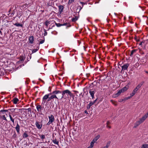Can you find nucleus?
I'll use <instances>...</instances> for the list:
<instances>
[{
  "label": "nucleus",
  "mask_w": 148,
  "mask_h": 148,
  "mask_svg": "<svg viewBox=\"0 0 148 148\" xmlns=\"http://www.w3.org/2000/svg\"><path fill=\"white\" fill-rule=\"evenodd\" d=\"M18 101H19L18 99L17 98H16V97L14 98L12 100L13 103L14 104H17Z\"/></svg>",
  "instance_id": "15"
},
{
  "label": "nucleus",
  "mask_w": 148,
  "mask_h": 148,
  "mask_svg": "<svg viewBox=\"0 0 148 148\" xmlns=\"http://www.w3.org/2000/svg\"><path fill=\"white\" fill-rule=\"evenodd\" d=\"M137 50V49H134L131 52V54L130 55V56L132 57L133 55V54Z\"/></svg>",
  "instance_id": "21"
},
{
  "label": "nucleus",
  "mask_w": 148,
  "mask_h": 148,
  "mask_svg": "<svg viewBox=\"0 0 148 148\" xmlns=\"http://www.w3.org/2000/svg\"><path fill=\"white\" fill-rule=\"evenodd\" d=\"M52 140V142L54 144L59 145V141L57 140L56 139H53Z\"/></svg>",
  "instance_id": "18"
},
{
  "label": "nucleus",
  "mask_w": 148,
  "mask_h": 148,
  "mask_svg": "<svg viewBox=\"0 0 148 148\" xmlns=\"http://www.w3.org/2000/svg\"><path fill=\"white\" fill-rule=\"evenodd\" d=\"M29 111H30V108H29L27 109Z\"/></svg>",
  "instance_id": "61"
},
{
  "label": "nucleus",
  "mask_w": 148,
  "mask_h": 148,
  "mask_svg": "<svg viewBox=\"0 0 148 148\" xmlns=\"http://www.w3.org/2000/svg\"><path fill=\"white\" fill-rule=\"evenodd\" d=\"M38 49H33L32 50V53H34L36 52L37 51H38Z\"/></svg>",
  "instance_id": "36"
},
{
  "label": "nucleus",
  "mask_w": 148,
  "mask_h": 148,
  "mask_svg": "<svg viewBox=\"0 0 148 148\" xmlns=\"http://www.w3.org/2000/svg\"><path fill=\"white\" fill-rule=\"evenodd\" d=\"M96 141H95V139L94 138L91 142H92V143L94 144Z\"/></svg>",
  "instance_id": "46"
},
{
  "label": "nucleus",
  "mask_w": 148,
  "mask_h": 148,
  "mask_svg": "<svg viewBox=\"0 0 148 148\" xmlns=\"http://www.w3.org/2000/svg\"><path fill=\"white\" fill-rule=\"evenodd\" d=\"M15 128L16 131V132L18 134H19L20 133V126L19 125L18 123H17V124L16 125V126L15 127Z\"/></svg>",
  "instance_id": "7"
},
{
  "label": "nucleus",
  "mask_w": 148,
  "mask_h": 148,
  "mask_svg": "<svg viewBox=\"0 0 148 148\" xmlns=\"http://www.w3.org/2000/svg\"><path fill=\"white\" fill-rule=\"evenodd\" d=\"M42 108L40 105H38L36 106V108L38 112L40 113L41 112V110L42 109Z\"/></svg>",
  "instance_id": "6"
},
{
  "label": "nucleus",
  "mask_w": 148,
  "mask_h": 148,
  "mask_svg": "<svg viewBox=\"0 0 148 148\" xmlns=\"http://www.w3.org/2000/svg\"><path fill=\"white\" fill-rule=\"evenodd\" d=\"M45 42V39H44L43 40L40 41V42L39 44H42L43 43Z\"/></svg>",
  "instance_id": "41"
},
{
  "label": "nucleus",
  "mask_w": 148,
  "mask_h": 148,
  "mask_svg": "<svg viewBox=\"0 0 148 148\" xmlns=\"http://www.w3.org/2000/svg\"><path fill=\"white\" fill-rule=\"evenodd\" d=\"M142 43H143L142 42H140V43L139 44V45H142Z\"/></svg>",
  "instance_id": "64"
},
{
  "label": "nucleus",
  "mask_w": 148,
  "mask_h": 148,
  "mask_svg": "<svg viewBox=\"0 0 148 148\" xmlns=\"http://www.w3.org/2000/svg\"><path fill=\"white\" fill-rule=\"evenodd\" d=\"M141 123H142L140 122V121L139 120L137 121L134 124V128H136L137 126H138Z\"/></svg>",
  "instance_id": "13"
},
{
  "label": "nucleus",
  "mask_w": 148,
  "mask_h": 148,
  "mask_svg": "<svg viewBox=\"0 0 148 148\" xmlns=\"http://www.w3.org/2000/svg\"><path fill=\"white\" fill-rule=\"evenodd\" d=\"M84 112H85V113L86 114H88V112L86 110H85V111H84Z\"/></svg>",
  "instance_id": "56"
},
{
  "label": "nucleus",
  "mask_w": 148,
  "mask_h": 148,
  "mask_svg": "<svg viewBox=\"0 0 148 148\" xmlns=\"http://www.w3.org/2000/svg\"><path fill=\"white\" fill-rule=\"evenodd\" d=\"M0 118L4 120L5 121H8L5 115H3L2 116H0Z\"/></svg>",
  "instance_id": "20"
},
{
  "label": "nucleus",
  "mask_w": 148,
  "mask_h": 148,
  "mask_svg": "<svg viewBox=\"0 0 148 148\" xmlns=\"http://www.w3.org/2000/svg\"><path fill=\"white\" fill-rule=\"evenodd\" d=\"M14 25L17 27H23V25L22 24H20L19 23H16L14 24Z\"/></svg>",
  "instance_id": "23"
},
{
  "label": "nucleus",
  "mask_w": 148,
  "mask_h": 148,
  "mask_svg": "<svg viewBox=\"0 0 148 148\" xmlns=\"http://www.w3.org/2000/svg\"><path fill=\"white\" fill-rule=\"evenodd\" d=\"M22 110V109L15 108V112L17 113L18 112Z\"/></svg>",
  "instance_id": "28"
},
{
  "label": "nucleus",
  "mask_w": 148,
  "mask_h": 148,
  "mask_svg": "<svg viewBox=\"0 0 148 148\" xmlns=\"http://www.w3.org/2000/svg\"><path fill=\"white\" fill-rule=\"evenodd\" d=\"M147 118V116H146L144 115L143 117L140 119L139 120L141 123H142L145 121Z\"/></svg>",
  "instance_id": "14"
},
{
  "label": "nucleus",
  "mask_w": 148,
  "mask_h": 148,
  "mask_svg": "<svg viewBox=\"0 0 148 148\" xmlns=\"http://www.w3.org/2000/svg\"><path fill=\"white\" fill-rule=\"evenodd\" d=\"M96 141H95V139L94 138L91 142H92V143L94 144Z\"/></svg>",
  "instance_id": "47"
},
{
  "label": "nucleus",
  "mask_w": 148,
  "mask_h": 148,
  "mask_svg": "<svg viewBox=\"0 0 148 148\" xmlns=\"http://www.w3.org/2000/svg\"><path fill=\"white\" fill-rule=\"evenodd\" d=\"M56 33H53V34H55V35H56V34H57V32H56Z\"/></svg>",
  "instance_id": "62"
},
{
  "label": "nucleus",
  "mask_w": 148,
  "mask_h": 148,
  "mask_svg": "<svg viewBox=\"0 0 148 148\" xmlns=\"http://www.w3.org/2000/svg\"><path fill=\"white\" fill-rule=\"evenodd\" d=\"M10 114V112H9V116L10 118L11 121L13 123V124H14V119L13 118V117L12 116V115Z\"/></svg>",
  "instance_id": "12"
},
{
  "label": "nucleus",
  "mask_w": 148,
  "mask_h": 148,
  "mask_svg": "<svg viewBox=\"0 0 148 148\" xmlns=\"http://www.w3.org/2000/svg\"><path fill=\"white\" fill-rule=\"evenodd\" d=\"M29 43L30 44H32L34 40V37L33 36H30L29 40Z\"/></svg>",
  "instance_id": "11"
},
{
  "label": "nucleus",
  "mask_w": 148,
  "mask_h": 148,
  "mask_svg": "<svg viewBox=\"0 0 148 148\" xmlns=\"http://www.w3.org/2000/svg\"><path fill=\"white\" fill-rule=\"evenodd\" d=\"M78 19V17L77 16H75V18H73L72 19V21L73 22H75L77 21Z\"/></svg>",
  "instance_id": "25"
},
{
  "label": "nucleus",
  "mask_w": 148,
  "mask_h": 148,
  "mask_svg": "<svg viewBox=\"0 0 148 148\" xmlns=\"http://www.w3.org/2000/svg\"><path fill=\"white\" fill-rule=\"evenodd\" d=\"M66 25V23H64L63 24H62V26H65Z\"/></svg>",
  "instance_id": "55"
},
{
  "label": "nucleus",
  "mask_w": 148,
  "mask_h": 148,
  "mask_svg": "<svg viewBox=\"0 0 148 148\" xmlns=\"http://www.w3.org/2000/svg\"><path fill=\"white\" fill-rule=\"evenodd\" d=\"M135 94V93H134L133 92L132 93H130V97H132V96H133Z\"/></svg>",
  "instance_id": "43"
},
{
  "label": "nucleus",
  "mask_w": 148,
  "mask_h": 148,
  "mask_svg": "<svg viewBox=\"0 0 148 148\" xmlns=\"http://www.w3.org/2000/svg\"><path fill=\"white\" fill-rule=\"evenodd\" d=\"M75 0H69V3H71L74 2Z\"/></svg>",
  "instance_id": "40"
},
{
  "label": "nucleus",
  "mask_w": 148,
  "mask_h": 148,
  "mask_svg": "<svg viewBox=\"0 0 148 148\" xmlns=\"http://www.w3.org/2000/svg\"><path fill=\"white\" fill-rule=\"evenodd\" d=\"M28 136V135L27 133L25 132L23 135V138H26Z\"/></svg>",
  "instance_id": "27"
},
{
  "label": "nucleus",
  "mask_w": 148,
  "mask_h": 148,
  "mask_svg": "<svg viewBox=\"0 0 148 148\" xmlns=\"http://www.w3.org/2000/svg\"><path fill=\"white\" fill-rule=\"evenodd\" d=\"M96 141H95V139L94 138L91 142H92V143L94 144Z\"/></svg>",
  "instance_id": "48"
},
{
  "label": "nucleus",
  "mask_w": 148,
  "mask_h": 148,
  "mask_svg": "<svg viewBox=\"0 0 148 148\" xmlns=\"http://www.w3.org/2000/svg\"><path fill=\"white\" fill-rule=\"evenodd\" d=\"M47 32H46V30L45 29L44 30V36H46L47 34Z\"/></svg>",
  "instance_id": "42"
},
{
  "label": "nucleus",
  "mask_w": 148,
  "mask_h": 148,
  "mask_svg": "<svg viewBox=\"0 0 148 148\" xmlns=\"http://www.w3.org/2000/svg\"><path fill=\"white\" fill-rule=\"evenodd\" d=\"M55 98H56L57 99H58V98L57 97V96H56V95H52L50 97H49V99L48 100V101H49L51 99H53Z\"/></svg>",
  "instance_id": "10"
},
{
  "label": "nucleus",
  "mask_w": 148,
  "mask_h": 148,
  "mask_svg": "<svg viewBox=\"0 0 148 148\" xmlns=\"http://www.w3.org/2000/svg\"><path fill=\"white\" fill-rule=\"evenodd\" d=\"M50 24V22L48 20H47L45 23V24L47 27L48 25Z\"/></svg>",
  "instance_id": "22"
},
{
  "label": "nucleus",
  "mask_w": 148,
  "mask_h": 148,
  "mask_svg": "<svg viewBox=\"0 0 148 148\" xmlns=\"http://www.w3.org/2000/svg\"><path fill=\"white\" fill-rule=\"evenodd\" d=\"M127 89V88L126 86H125L122 89H121V90H122V92H123L124 91H126Z\"/></svg>",
  "instance_id": "29"
},
{
  "label": "nucleus",
  "mask_w": 148,
  "mask_h": 148,
  "mask_svg": "<svg viewBox=\"0 0 148 148\" xmlns=\"http://www.w3.org/2000/svg\"><path fill=\"white\" fill-rule=\"evenodd\" d=\"M130 64H129L127 63L124 64L123 65L121 66L122 71H125L127 70V69L129 66Z\"/></svg>",
  "instance_id": "4"
},
{
  "label": "nucleus",
  "mask_w": 148,
  "mask_h": 148,
  "mask_svg": "<svg viewBox=\"0 0 148 148\" xmlns=\"http://www.w3.org/2000/svg\"><path fill=\"white\" fill-rule=\"evenodd\" d=\"M59 12L60 13H61L64 10V7L62 5H60L59 6Z\"/></svg>",
  "instance_id": "16"
},
{
  "label": "nucleus",
  "mask_w": 148,
  "mask_h": 148,
  "mask_svg": "<svg viewBox=\"0 0 148 148\" xmlns=\"http://www.w3.org/2000/svg\"><path fill=\"white\" fill-rule=\"evenodd\" d=\"M123 99V101H125V100H127V98L126 97H125Z\"/></svg>",
  "instance_id": "57"
},
{
  "label": "nucleus",
  "mask_w": 148,
  "mask_h": 148,
  "mask_svg": "<svg viewBox=\"0 0 148 148\" xmlns=\"http://www.w3.org/2000/svg\"><path fill=\"white\" fill-rule=\"evenodd\" d=\"M141 148H148V144H144Z\"/></svg>",
  "instance_id": "24"
},
{
  "label": "nucleus",
  "mask_w": 148,
  "mask_h": 148,
  "mask_svg": "<svg viewBox=\"0 0 148 148\" xmlns=\"http://www.w3.org/2000/svg\"><path fill=\"white\" fill-rule=\"evenodd\" d=\"M80 3L81 4H82V8H81V9L83 7V5H84L85 3H84L83 2H80Z\"/></svg>",
  "instance_id": "44"
},
{
  "label": "nucleus",
  "mask_w": 148,
  "mask_h": 148,
  "mask_svg": "<svg viewBox=\"0 0 148 148\" xmlns=\"http://www.w3.org/2000/svg\"><path fill=\"white\" fill-rule=\"evenodd\" d=\"M8 110H1L0 111V112H3L4 113V112H8Z\"/></svg>",
  "instance_id": "33"
},
{
  "label": "nucleus",
  "mask_w": 148,
  "mask_h": 148,
  "mask_svg": "<svg viewBox=\"0 0 148 148\" xmlns=\"http://www.w3.org/2000/svg\"><path fill=\"white\" fill-rule=\"evenodd\" d=\"M51 95L52 93H50L45 95L42 98L43 100H46L48 98L49 99V97Z\"/></svg>",
  "instance_id": "9"
},
{
  "label": "nucleus",
  "mask_w": 148,
  "mask_h": 148,
  "mask_svg": "<svg viewBox=\"0 0 148 148\" xmlns=\"http://www.w3.org/2000/svg\"><path fill=\"white\" fill-rule=\"evenodd\" d=\"M123 101V99H120L119 100V102H122Z\"/></svg>",
  "instance_id": "50"
},
{
  "label": "nucleus",
  "mask_w": 148,
  "mask_h": 148,
  "mask_svg": "<svg viewBox=\"0 0 148 148\" xmlns=\"http://www.w3.org/2000/svg\"><path fill=\"white\" fill-rule=\"evenodd\" d=\"M12 115H13V117H14L15 115L12 114Z\"/></svg>",
  "instance_id": "63"
},
{
  "label": "nucleus",
  "mask_w": 148,
  "mask_h": 148,
  "mask_svg": "<svg viewBox=\"0 0 148 148\" xmlns=\"http://www.w3.org/2000/svg\"><path fill=\"white\" fill-rule=\"evenodd\" d=\"M141 86L139 84L137 86L136 88H137L138 89H139L141 87Z\"/></svg>",
  "instance_id": "38"
},
{
  "label": "nucleus",
  "mask_w": 148,
  "mask_h": 148,
  "mask_svg": "<svg viewBox=\"0 0 148 148\" xmlns=\"http://www.w3.org/2000/svg\"><path fill=\"white\" fill-rule=\"evenodd\" d=\"M94 144L92 142H91V143H90V146H89V147L90 148H92L94 146Z\"/></svg>",
  "instance_id": "35"
},
{
  "label": "nucleus",
  "mask_w": 148,
  "mask_h": 148,
  "mask_svg": "<svg viewBox=\"0 0 148 148\" xmlns=\"http://www.w3.org/2000/svg\"><path fill=\"white\" fill-rule=\"evenodd\" d=\"M138 89L137 88H136L132 91L135 94L136 93Z\"/></svg>",
  "instance_id": "34"
},
{
  "label": "nucleus",
  "mask_w": 148,
  "mask_h": 148,
  "mask_svg": "<svg viewBox=\"0 0 148 148\" xmlns=\"http://www.w3.org/2000/svg\"><path fill=\"white\" fill-rule=\"evenodd\" d=\"M45 100H42V104H43V105H44L45 103Z\"/></svg>",
  "instance_id": "45"
},
{
  "label": "nucleus",
  "mask_w": 148,
  "mask_h": 148,
  "mask_svg": "<svg viewBox=\"0 0 148 148\" xmlns=\"http://www.w3.org/2000/svg\"><path fill=\"white\" fill-rule=\"evenodd\" d=\"M96 141H95V139L94 138L91 142H92V143L94 144Z\"/></svg>",
  "instance_id": "49"
},
{
  "label": "nucleus",
  "mask_w": 148,
  "mask_h": 148,
  "mask_svg": "<svg viewBox=\"0 0 148 148\" xmlns=\"http://www.w3.org/2000/svg\"><path fill=\"white\" fill-rule=\"evenodd\" d=\"M110 143V141H108L107 143L106 146H105V147L106 148H108V147L109 146Z\"/></svg>",
  "instance_id": "32"
},
{
  "label": "nucleus",
  "mask_w": 148,
  "mask_h": 148,
  "mask_svg": "<svg viewBox=\"0 0 148 148\" xmlns=\"http://www.w3.org/2000/svg\"><path fill=\"white\" fill-rule=\"evenodd\" d=\"M8 111H10L12 112H14L15 111V108H12L8 109Z\"/></svg>",
  "instance_id": "30"
},
{
  "label": "nucleus",
  "mask_w": 148,
  "mask_h": 148,
  "mask_svg": "<svg viewBox=\"0 0 148 148\" xmlns=\"http://www.w3.org/2000/svg\"><path fill=\"white\" fill-rule=\"evenodd\" d=\"M25 59V58L23 57H21V58L20 60L17 62L16 63V68L18 69L22 67V66H23L24 64H20L22 63L24 61Z\"/></svg>",
  "instance_id": "2"
},
{
  "label": "nucleus",
  "mask_w": 148,
  "mask_h": 148,
  "mask_svg": "<svg viewBox=\"0 0 148 148\" xmlns=\"http://www.w3.org/2000/svg\"><path fill=\"white\" fill-rule=\"evenodd\" d=\"M100 137V136L99 135H98L97 136H96L94 138L95 141H97L98 139Z\"/></svg>",
  "instance_id": "31"
},
{
  "label": "nucleus",
  "mask_w": 148,
  "mask_h": 148,
  "mask_svg": "<svg viewBox=\"0 0 148 148\" xmlns=\"http://www.w3.org/2000/svg\"><path fill=\"white\" fill-rule=\"evenodd\" d=\"M145 72L146 73H148V71H145Z\"/></svg>",
  "instance_id": "60"
},
{
  "label": "nucleus",
  "mask_w": 148,
  "mask_h": 148,
  "mask_svg": "<svg viewBox=\"0 0 148 148\" xmlns=\"http://www.w3.org/2000/svg\"><path fill=\"white\" fill-rule=\"evenodd\" d=\"M35 125L37 128L39 130L42 127V124L41 123L38 121H36Z\"/></svg>",
  "instance_id": "5"
},
{
  "label": "nucleus",
  "mask_w": 148,
  "mask_h": 148,
  "mask_svg": "<svg viewBox=\"0 0 148 148\" xmlns=\"http://www.w3.org/2000/svg\"><path fill=\"white\" fill-rule=\"evenodd\" d=\"M89 93L90 94L92 99H93L94 98L95 92L94 91H91V90H90L89 91Z\"/></svg>",
  "instance_id": "8"
},
{
  "label": "nucleus",
  "mask_w": 148,
  "mask_h": 148,
  "mask_svg": "<svg viewBox=\"0 0 148 148\" xmlns=\"http://www.w3.org/2000/svg\"><path fill=\"white\" fill-rule=\"evenodd\" d=\"M145 115L146 116H147V117H148V112Z\"/></svg>",
  "instance_id": "54"
},
{
  "label": "nucleus",
  "mask_w": 148,
  "mask_h": 148,
  "mask_svg": "<svg viewBox=\"0 0 148 148\" xmlns=\"http://www.w3.org/2000/svg\"><path fill=\"white\" fill-rule=\"evenodd\" d=\"M48 118L49 121L47 124V125H49L50 124L53 122L55 120L54 116L52 114L48 116Z\"/></svg>",
  "instance_id": "3"
},
{
  "label": "nucleus",
  "mask_w": 148,
  "mask_h": 148,
  "mask_svg": "<svg viewBox=\"0 0 148 148\" xmlns=\"http://www.w3.org/2000/svg\"><path fill=\"white\" fill-rule=\"evenodd\" d=\"M122 92V90H120L118 91V92L117 93H116L115 95V97H116L120 95L121 93Z\"/></svg>",
  "instance_id": "19"
},
{
  "label": "nucleus",
  "mask_w": 148,
  "mask_h": 148,
  "mask_svg": "<svg viewBox=\"0 0 148 148\" xmlns=\"http://www.w3.org/2000/svg\"><path fill=\"white\" fill-rule=\"evenodd\" d=\"M144 83V82L142 81L140 83V84L142 86L143 84Z\"/></svg>",
  "instance_id": "51"
},
{
  "label": "nucleus",
  "mask_w": 148,
  "mask_h": 148,
  "mask_svg": "<svg viewBox=\"0 0 148 148\" xmlns=\"http://www.w3.org/2000/svg\"><path fill=\"white\" fill-rule=\"evenodd\" d=\"M39 136L40 138L42 139V141H43V139L45 138V136L44 135H39Z\"/></svg>",
  "instance_id": "26"
},
{
  "label": "nucleus",
  "mask_w": 148,
  "mask_h": 148,
  "mask_svg": "<svg viewBox=\"0 0 148 148\" xmlns=\"http://www.w3.org/2000/svg\"><path fill=\"white\" fill-rule=\"evenodd\" d=\"M56 26L58 27H60L62 26V24H61L60 23H56Z\"/></svg>",
  "instance_id": "37"
},
{
  "label": "nucleus",
  "mask_w": 148,
  "mask_h": 148,
  "mask_svg": "<svg viewBox=\"0 0 148 148\" xmlns=\"http://www.w3.org/2000/svg\"><path fill=\"white\" fill-rule=\"evenodd\" d=\"M90 107L91 106H89V105L88 104L87 106V109H89L90 108Z\"/></svg>",
  "instance_id": "52"
},
{
  "label": "nucleus",
  "mask_w": 148,
  "mask_h": 148,
  "mask_svg": "<svg viewBox=\"0 0 148 148\" xmlns=\"http://www.w3.org/2000/svg\"><path fill=\"white\" fill-rule=\"evenodd\" d=\"M131 97L130 96V97H126L127 98V100L128 99H130V98H131Z\"/></svg>",
  "instance_id": "59"
},
{
  "label": "nucleus",
  "mask_w": 148,
  "mask_h": 148,
  "mask_svg": "<svg viewBox=\"0 0 148 148\" xmlns=\"http://www.w3.org/2000/svg\"><path fill=\"white\" fill-rule=\"evenodd\" d=\"M97 100V98L95 100H94V101L93 102H92L93 103H95V102H96V101Z\"/></svg>",
  "instance_id": "58"
},
{
  "label": "nucleus",
  "mask_w": 148,
  "mask_h": 148,
  "mask_svg": "<svg viewBox=\"0 0 148 148\" xmlns=\"http://www.w3.org/2000/svg\"><path fill=\"white\" fill-rule=\"evenodd\" d=\"M94 104V103H93L91 101V102H90V103L88 104L89 105V106H91Z\"/></svg>",
  "instance_id": "39"
},
{
  "label": "nucleus",
  "mask_w": 148,
  "mask_h": 148,
  "mask_svg": "<svg viewBox=\"0 0 148 148\" xmlns=\"http://www.w3.org/2000/svg\"><path fill=\"white\" fill-rule=\"evenodd\" d=\"M62 91L59 90H55L52 92L51 93L52 94H53V95H55L58 93H61Z\"/></svg>",
  "instance_id": "17"
},
{
  "label": "nucleus",
  "mask_w": 148,
  "mask_h": 148,
  "mask_svg": "<svg viewBox=\"0 0 148 148\" xmlns=\"http://www.w3.org/2000/svg\"><path fill=\"white\" fill-rule=\"evenodd\" d=\"M62 96L61 99L63 98L65 99H66L67 98L69 97V95L70 97H73V98L74 96L73 94L69 90H66L62 91Z\"/></svg>",
  "instance_id": "1"
},
{
  "label": "nucleus",
  "mask_w": 148,
  "mask_h": 148,
  "mask_svg": "<svg viewBox=\"0 0 148 148\" xmlns=\"http://www.w3.org/2000/svg\"><path fill=\"white\" fill-rule=\"evenodd\" d=\"M14 14V12L12 13L11 14L10 16H13Z\"/></svg>",
  "instance_id": "53"
}]
</instances>
